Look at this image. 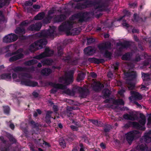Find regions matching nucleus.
Instances as JSON below:
<instances>
[{"label":"nucleus","instance_id":"1","mask_svg":"<svg viewBox=\"0 0 151 151\" xmlns=\"http://www.w3.org/2000/svg\"><path fill=\"white\" fill-rule=\"evenodd\" d=\"M29 77L27 75L20 74L17 76L16 74H12L13 78L15 81H21L22 84L27 86L34 87L37 86V83L30 81L28 79Z\"/></svg>","mask_w":151,"mask_h":151},{"label":"nucleus","instance_id":"2","mask_svg":"<svg viewBox=\"0 0 151 151\" xmlns=\"http://www.w3.org/2000/svg\"><path fill=\"white\" fill-rule=\"evenodd\" d=\"M150 133L149 132L145 134V135L142 137L141 140V143L139 145L137 146V148L139 150V151H151L147 149L145 143H148L150 142L151 141L150 137Z\"/></svg>","mask_w":151,"mask_h":151},{"label":"nucleus","instance_id":"3","mask_svg":"<svg viewBox=\"0 0 151 151\" xmlns=\"http://www.w3.org/2000/svg\"><path fill=\"white\" fill-rule=\"evenodd\" d=\"M125 79L127 81L126 83L128 84V87L129 90L133 89L134 87L135 84L133 83V79L135 78L137 74L133 72L131 73H124Z\"/></svg>","mask_w":151,"mask_h":151},{"label":"nucleus","instance_id":"4","mask_svg":"<svg viewBox=\"0 0 151 151\" xmlns=\"http://www.w3.org/2000/svg\"><path fill=\"white\" fill-rule=\"evenodd\" d=\"M47 40L45 39H41L39 41L36 42L32 44L29 47V49L32 52L34 51L42 48L43 45H46Z\"/></svg>","mask_w":151,"mask_h":151},{"label":"nucleus","instance_id":"5","mask_svg":"<svg viewBox=\"0 0 151 151\" xmlns=\"http://www.w3.org/2000/svg\"><path fill=\"white\" fill-rule=\"evenodd\" d=\"M52 85L54 87V88L51 90V93H54L56 92L58 89H60L61 92L63 93L68 94H70V90L65 86H63L62 84L56 83H53Z\"/></svg>","mask_w":151,"mask_h":151},{"label":"nucleus","instance_id":"6","mask_svg":"<svg viewBox=\"0 0 151 151\" xmlns=\"http://www.w3.org/2000/svg\"><path fill=\"white\" fill-rule=\"evenodd\" d=\"M73 72L71 71L66 74L64 77L60 78L59 79L60 83L68 84L72 83L73 81Z\"/></svg>","mask_w":151,"mask_h":151},{"label":"nucleus","instance_id":"7","mask_svg":"<svg viewBox=\"0 0 151 151\" xmlns=\"http://www.w3.org/2000/svg\"><path fill=\"white\" fill-rule=\"evenodd\" d=\"M109 43L106 42L105 43H102L99 45L98 46V48L100 50L101 53H104V57L110 58L111 56V53L107 50V49L109 47V46H107V45Z\"/></svg>","mask_w":151,"mask_h":151},{"label":"nucleus","instance_id":"8","mask_svg":"<svg viewBox=\"0 0 151 151\" xmlns=\"http://www.w3.org/2000/svg\"><path fill=\"white\" fill-rule=\"evenodd\" d=\"M23 49H20L16 52L8 54V56L13 55L9 59L10 61H13L22 58L23 57L22 54Z\"/></svg>","mask_w":151,"mask_h":151},{"label":"nucleus","instance_id":"9","mask_svg":"<svg viewBox=\"0 0 151 151\" xmlns=\"http://www.w3.org/2000/svg\"><path fill=\"white\" fill-rule=\"evenodd\" d=\"M33 20H30L29 21L25 20L22 22L21 24V26L20 27H18L15 30V32L18 34L22 35L25 33V31L23 27L27 25L28 24L31 23Z\"/></svg>","mask_w":151,"mask_h":151},{"label":"nucleus","instance_id":"10","mask_svg":"<svg viewBox=\"0 0 151 151\" xmlns=\"http://www.w3.org/2000/svg\"><path fill=\"white\" fill-rule=\"evenodd\" d=\"M17 36L15 34H11L5 36L3 38V42H11L17 39Z\"/></svg>","mask_w":151,"mask_h":151},{"label":"nucleus","instance_id":"11","mask_svg":"<svg viewBox=\"0 0 151 151\" xmlns=\"http://www.w3.org/2000/svg\"><path fill=\"white\" fill-rule=\"evenodd\" d=\"M53 53L52 50H50L48 48H46L45 49V52L36 56V58L37 59H40L44 57L49 56L52 55Z\"/></svg>","mask_w":151,"mask_h":151},{"label":"nucleus","instance_id":"12","mask_svg":"<svg viewBox=\"0 0 151 151\" xmlns=\"http://www.w3.org/2000/svg\"><path fill=\"white\" fill-rule=\"evenodd\" d=\"M137 132L136 131L130 132L126 134V138L128 142L130 145L136 136Z\"/></svg>","mask_w":151,"mask_h":151},{"label":"nucleus","instance_id":"13","mask_svg":"<svg viewBox=\"0 0 151 151\" xmlns=\"http://www.w3.org/2000/svg\"><path fill=\"white\" fill-rule=\"evenodd\" d=\"M131 96L129 99L131 101H132V99L140 100L142 99V96L136 91H132L131 92Z\"/></svg>","mask_w":151,"mask_h":151},{"label":"nucleus","instance_id":"14","mask_svg":"<svg viewBox=\"0 0 151 151\" xmlns=\"http://www.w3.org/2000/svg\"><path fill=\"white\" fill-rule=\"evenodd\" d=\"M55 29V27H50L48 30L43 31L42 33V35L45 37H48L51 36L53 34Z\"/></svg>","mask_w":151,"mask_h":151},{"label":"nucleus","instance_id":"15","mask_svg":"<svg viewBox=\"0 0 151 151\" xmlns=\"http://www.w3.org/2000/svg\"><path fill=\"white\" fill-rule=\"evenodd\" d=\"M96 52V49L94 47H88L84 50V53L88 55H91L95 53Z\"/></svg>","mask_w":151,"mask_h":151},{"label":"nucleus","instance_id":"16","mask_svg":"<svg viewBox=\"0 0 151 151\" xmlns=\"http://www.w3.org/2000/svg\"><path fill=\"white\" fill-rule=\"evenodd\" d=\"M42 27V24L40 22L36 23L35 24L30 26L28 28V29L31 31H38Z\"/></svg>","mask_w":151,"mask_h":151},{"label":"nucleus","instance_id":"17","mask_svg":"<svg viewBox=\"0 0 151 151\" xmlns=\"http://www.w3.org/2000/svg\"><path fill=\"white\" fill-rule=\"evenodd\" d=\"M85 13H80L78 14H75L73 15L70 18V19L74 20L77 18L79 19V20H82L84 17Z\"/></svg>","mask_w":151,"mask_h":151},{"label":"nucleus","instance_id":"18","mask_svg":"<svg viewBox=\"0 0 151 151\" xmlns=\"http://www.w3.org/2000/svg\"><path fill=\"white\" fill-rule=\"evenodd\" d=\"M123 117L124 118L127 119L134 120L135 119V115L132 113L130 114H126L124 115Z\"/></svg>","mask_w":151,"mask_h":151},{"label":"nucleus","instance_id":"19","mask_svg":"<svg viewBox=\"0 0 151 151\" xmlns=\"http://www.w3.org/2000/svg\"><path fill=\"white\" fill-rule=\"evenodd\" d=\"M88 61L91 63H99L103 62L104 60L103 59H98L95 58H89Z\"/></svg>","mask_w":151,"mask_h":151},{"label":"nucleus","instance_id":"20","mask_svg":"<svg viewBox=\"0 0 151 151\" xmlns=\"http://www.w3.org/2000/svg\"><path fill=\"white\" fill-rule=\"evenodd\" d=\"M52 72V70L50 69L45 68L42 70L41 74L47 76L49 75Z\"/></svg>","mask_w":151,"mask_h":151},{"label":"nucleus","instance_id":"21","mask_svg":"<svg viewBox=\"0 0 151 151\" xmlns=\"http://www.w3.org/2000/svg\"><path fill=\"white\" fill-rule=\"evenodd\" d=\"M1 79H6L7 81L10 80L11 78V74L9 73L3 74L1 75Z\"/></svg>","mask_w":151,"mask_h":151},{"label":"nucleus","instance_id":"22","mask_svg":"<svg viewBox=\"0 0 151 151\" xmlns=\"http://www.w3.org/2000/svg\"><path fill=\"white\" fill-rule=\"evenodd\" d=\"M9 0H0V8L9 4Z\"/></svg>","mask_w":151,"mask_h":151},{"label":"nucleus","instance_id":"23","mask_svg":"<svg viewBox=\"0 0 151 151\" xmlns=\"http://www.w3.org/2000/svg\"><path fill=\"white\" fill-rule=\"evenodd\" d=\"M113 104L116 105H123L124 102L122 99L116 100L113 101Z\"/></svg>","mask_w":151,"mask_h":151},{"label":"nucleus","instance_id":"24","mask_svg":"<svg viewBox=\"0 0 151 151\" xmlns=\"http://www.w3.org/2000/svg\"><path fill=\"white\" fill-rule=\"evenodd\" d=\"M45 16L44 13L39 14H37L34 18V19L35 20H41L43 19Z\"/></svg>","mask_w":151,"mask_h":151},{"label":"nucleus","instance_id":"25","mask_svg":"<svg viewBox=\"0 0 151 151\" xmlns=\"http://www.w3.org/2000/svg\"><path fill=\"white\" fill-rule=\"evenodd\" d=\"M42 63L44 65H50L52 64V61L51 60L45 59L41 61Z\"/></svg>","mask_w":151,"mask_h":151},{"label":"nucleus","instance_id":"26","mask_svg":"<svg viewBox=\"0 0 151 151\" xmlns=\"http://www.w3.org/2000/svg\"><path fill=\"white\" fill-rule=\"evenodd\" d=\"M85 74L82 72L78 74L77 78V81H79L83 79L85 77Z\"/></svg>","mask_w":151,"mask_h":151},{"label":"nucleus","instance_id":"27","mask_svg":"<svg viewBox=\"0 0 151 151\" xmlns=\"http://www.w3.org/2000/svg\"><path fill=\"white\" fill-rule=\"evenodd\" d=\"M142 77L144 81H147L150 78V75L148 74L142 73Z\"/></svg>","mask_w":151,"mask_h":151},{"label":"nucleus","instance_id":"28","mask_svg":"<svg viewBox=\"0 0 151 151\" xmlns=\"http://www.w3.org/2000/svg\"><path fill=\"white\" fill-rule=\"evenodd\" d=\"M60 145L63 148H65L66 147V144L64 140L63 139H60L59 140Z\"/></svg>","mask_w":151,"mask_h":151},{"label":"nucleus","instance_id":"29","mask_svg":"<svg viewBox=\"0 0 151 151\" xmlns=\"http://www.w3.org/2000/svg\"><path fill=\"white\" fill-rule=\"evenodd\" d=\"M130 55L129 53H126L122 57V59L124 60H128L130 58Z\"/></svg>","mask_w":151,"mask_h":151},{"label":"nucleus","instance_id":"30","mask_svg":"<svg viewBox=\"0 0 151 151\" xmlns=\"http://www.w3.org/2000/svg\"><path fill=\"white\" fill-rule=\"evenodd\" d=\"M103 93L105 96H108L110 93V91L108 89H105L103 91Z\"/></svg>","mask_w":151,"mask_h":151},{"label":"nucleus","instance_id":"31","mask_svg":"<svg viewBox=\"0 0 151 151\" xmlns=\"http://www.w3.org/2000/svg\"><path fill=\"white\" fill-rule=\"evenodd\" d=\"M121 47L122 48H125L128 47L129 45V42L126 41L124 43L121 44Z\"/></svg>","mask_w":151,"mask_h":151},{"label":"nucleus","instance_id":"32","mask_svg":"<svg viewBox=\"0 0 151 151\" xmlns=\"http://www.w3.org/2000/svg\"><path fill=\"white\" fill-rule=\"evenodd\" d=\"M37 61L35 60V59L32 60H30L27 62L26 64L27 65H29L31 64H34L35 63H37Z\"/></svg>","mask_w":151,"mask_h":151},{"label":"nucleus","instance_id":"33","mask_svg":"<svg viewBox=\"0 0 151 151\" xmlns=\"http://www.w3.org/2000/svg\"><path fill=\"white\" fill-rule=\"evenodd\" d=\"M4 111L6 114H8L9 111L10 109L9 107L8 106H5L4 107Z\"/></svg>","mask_w":151,"mask_h":151},{"label":"nucleus","instance_id":"34","mask_svg":"<svg viewBox=\"0 0 151 151\" xmlns=\"http://www.w3.org/2000/svg\"><path fill=\"white\" fill-rule=\"evenodd\" d=\"M91 121L93 124L97 126H99L100 123H101V122H99L97 120H92Z\"/></svg>","mask_w":151,"mask_h":151},{"label":"nucleus","instance_id":"35","mask_svg":"<svg viewBox=\"0 0 151 151\" xmlns=\"http://www.w3.org/2000/svg\"><path fill=\"white\" fill-rule=\"evenodd\" d=\"M140 123L142 125H144L145 123V118H143L139 121Z\"/></svg>","mask_w":151,"mask_h":151},{"label":"nucleus","instance_id":"36","mask_svg":"<svg viewBox=\"0 0 151 151\" xmlns=\"http://www.w3.org/2000/svg\"><path fill=\"white\" fill-rule=\"evenodd\" d=\"M52 113V111H48L46 115V118H50L51 117L50 114Z\"/></svg>","mask_w":151,"mask_h":151},{"label":"nucleus","instance_id":"37","mask_svg":"<svg viewBox=\"0 0 151 151\" xmlns=\"http://www.w3.org/2000/svg\"><path fill=\"white\" fill-rule=\"evenodd\" d=\"M32 4V2L31 1H27L25 3V5L26 6H31Z\"/></svg>","mask_w":151,"mask_h":151},{"label":"nucleus","instance_id":"38","mask_svg":"<svg viewBox=\"0 0 151 151\" xmlns=\"http://www.w3.org/2000/svg\"><path fill=\"white\" fill-rule=\"evenodd\" d=\"M80 147H81L80 151H87V149L84 147L83 145L81 144L80 145Z\"/></svg>","mask_w":151,"mask_h":151},{"label":"nucleus","instance_id":"39","mask_svg":"<svg viewBox=\"0 0 151 151\" xmlns=\"http://www.w3.org/2000/svg\"><path fill=\"white\" fill-rule=\"evenodd\" d=\"M22 70V68L20 67H17L14 68V70L15 71H21Z\"/></svg>","mask_w":151,"mask_h":151},{"label":"nucleus","instance_id":"40","mask_svg":"<svg viewBox=\"0 0 151 151\" xmlns=\"http://www.w3.org/2000/svg\"><path fill=\"white\" fill-rule=\"evenodd\" d=\"M96 86H97L98 87V89L100 88H101V87H102L104 86L103 85L101 84L99 82L96 83Z\"/></svg>","mask_w":151,"mask_h":151},{"label":"nucleus","instance_id":"41","mask_svg":"<svg viewBox=\"0 0 151 151\" xmlns=\"http://www.w3.org/2000/svg\"><path fill=\"white\" fill-rule=\"evenodd\" d=\"M133 124L135 127L138 129H141L139 127V124L137 123L134 122L133 123ZM141 129H142V128Z\"/></svg>","mask_w":151,"mask_h":151},{"label":"nucleus","instance_id":"42","mask_svg":"<svg viewBox=\"0 0 151 151\" xmlns=\"http://www.w3.org/2000/svg\"><path fill=\"white\" fill-rule=\"evenodd\" d=\"M119 63H116L114 64H113V66L114 69L115 70H116L118 69V67L119 65Z\"/></svg>","mask_w":151,"mask_h":151},{"label":"nucleus","instance_id":"43","mask_svg":"<svg viewBox=\"0 0 151 151\" xmlns=\"http://www.w3.org/2000/svg\"><path fill=\"white\" fill-rule=\"evenodd\" d=\"M94 41V40L92 38H89L87 40V43L89 44H90Z\"/></svg>","mask_w":151,"mask_h":151},{"label":"nucleus","instance_id":"44","mask_svg":"<svg viewBox=\"0 0 151 151\" xmlns=\"http://www.w3.org/2000/svg\"><path fill=\"white\" fill-rule=\"evenodd\" d=\"M79 6L78 7V8L81 9L85 8L87 7V6H86L85 5L81 4H79Z\"/></svg>","mask_w":151,"mask_h":151},{"label":"nucleus","instance_id":"45","mask_svg":"<svg viewBox=\"0 0 151 151\" xmlns=\"http://www.w3.org/2000/svg\"><path fill=\"white\" fill-rule=\"evenodd\" d=\"M122 25L123 27L125 28H127L129 26V24L127 23L125 21H124L122 23Z\"/></svg>","mask_w":151,"mask_h":151},{"label":"nucleus","instance_id":"46","mask_svg":"<svg viewBox=\"0 0 151 151\" xmlns=\"http://www.w3.org/2000/svg\"><path fill=\"white\" fill-rule=\"evenodd\" d=\"M147 124L148 125H150L151 124V114L149 116Z\"/></svg>","mask_w":151,"mask_h":151},{"label":"nucleus","instance_id":"47","mask_svg":"<svg viewBox=\"0 0 151 151\" xmlns=\"http://www.w3.org/2000/svg\"><path fill=\"white\" fill-rule=\"evenodd\" d=\"M33 7L35 9H38L40 8V6L39 5H34Z\"/></svg>","mask_w":151,"mask_h":151},{"label":"nucleus","instance_id":"48","mask_svg":"<svg viewBox=\"0 0 151 151\" xmlns=\"http://www.w3.org/2000/svg\"><path fill=\"white\" fill-rule=\"evenodd\" d=\"M125 91L124 90L122 89L119 91L118 92V93L121 95L122 96L123 95V93Z\"/></svg>","mask_w":151,"mask_h":151},{"label":"nucleus","instance_id":"49","mask_svg":"<svg viewBox=\"0 0 151 151\" xmlns=\"http://www.w3.org/2000/svg\"><path fill=\"white\" fill-rule=\"evenodd\" d=\"M91 76L93 78L96 77L97 76L96 74L94 73H91Z\"/></svg>","mask_w":151,"mask_h":151},{"label":"nucleus","instance_id":"50","mask_svg":"<svg viewBox=\"0 0 151 151\" xmlns=\"http://www.w3.org/2000/svg\"><path fill=\"white\" fill-rule=\"evenodd\" d=\"M60 19L58 21L60 22L64 19L65 18V16L62 15L60 16Z\"/></svg>","mask_w":151,"mask_h":151},{"label":"nucleus","instance_id":"51","mask_svg":"<svg viewBox=\"0 0 151 151\" xmlns=\"http://www.w3.org/2000/svg\"><path fill=\"white\" fill-rule=\"evenodd\" d=\"M53 108L54 111H56L58 110V106L56 105H54L53 106Z\"/></svg>","mask_w":151,"mask_h":151},{"label":"nucleus","instance_id":"52","mask_svg":"<svg viewBox=\"0 0 151 151\" xmlns=\"http://www.w3.org/2000/svg\"><path fill=\"white\" fill-rule=\"evenodd\" d=\"M4 18V17L3 14H2V12H0V20H2Z\"/></svg>","mask_w":151,"mask_h":151},{"label":"nucleus","instance_id":"53","mask_svg":"<svg viewBox=\"0 0 151 151\" xmlns=\"http://www.w3.org/2000/svg\"><path fill=\"white\" fill-rule=\"evenodd\" d=\"M107 75L108 77L111 78L113 76V74L111 72H109L108 73Z\"/></svg>","mask_w":151,"mask_h":151},{"label":"nucleus","instance_id":"54","mask_svg":"<svg viewBox=\"0 0 151 151\" xmlns=\"http://www.w3.org/2000/svg\"><path fill=\"white\" fill-rule=\"evenodd\" d=\"M70 127L73 130H77V128L76 126L72 125Z\"/></svg>","mask_w":151,"mask_h":151},{"label":"nucleus","instance_id":"55","mask_svg":"<svg viewBox=\"0 0 151 151\" xmlns=\"http://www.w3.org/2000/svg\"><path fill=\"white\" fill-rule=\"evenodd\" d=\"M141 89L142 90H146L148 89V88L146 87V86L144 85H142Z\"/></svg>","mask_w":151,"mask_h":151},{"label":"nucleus","instance_id":"56","mask_svg":"<svg viewBox=\"0 0 151 151\" xmlns=\"http://www.w3.org/2000/svg\"><path fill=\"white\" fill-rule=\"evenodd\" d=\"M100 145L101 147L102 148L104 149L105 148V145L103 143H101Z\"/></svg>","mask_w":151,"mask_h":151},{"label":"nucleus","instance_id":"57","mask_svg":"<svg viewBox=\"0 0 151 151\" xmlns=\"http://www.w3.org/2000/svg\"><path fill=\"white\" fill-rule=\"evenodd\" d=\"M43 145L44 144L45 146H46L47 147L49 146V144L45 141H43Z\"/></svg>","mask_w":151,"mask_h":151},{"label":"nucleus","instance_id":"58","mask_svg":"<svg viewBox=\"0 0 151 151\" xmlns=\"http://www.w3.org/2000/svg\"><path fill=\"white\" fill-rule=\"evenodd\" d=\"M14 47V46L12 45H10V46H8L7 47V48H8L9 49V50L10 51L11 50L12 48Z\"/></svg>","mask_w":151,"mask_h":151},{"label":"nucleus","instance_id":"59","mask_svg":"<svg viewBox=\"0 0 151 151\" xmlns=\"http://www.w3.org/2000/svg\"><path fill=\"white\" fill-rule=\"evenodd\" d=\"M53 13V11H50L48 12V16H50L51 14H52Z\"/></svg>","mask_w":151,"mask_h":151},{"label":"nucleus","instance_id":"60","mask_svg":"<svg viewBox=\"0 0 151 151\" xmlns=\"http://www.w3.org/2000/svg\"><path fill=\"white\" fill-rule=\"evenodd\" d=\"M10 127L12 129H14V125L13 124H11L10 125Z\"/></svg>","mask_w":151,"mask_h":151},{"label":"nucleus","instance_id":"61","mask_svg":"<svg viewBox=\"0 0 151 151\" xmlns=\"http://www.w3.org/2000/svg\"><path fill=\"white\" fill-rule=\"evenodd\" d=\"M135 104L137 105V106H138V107H139V108H141V105L139 104L137 102H135Z\"/></svg>","mask_w":151,"mask_h":151},{"label":"nucleus","instance_id":"62","mask_svg":"<svg viewBox=\"0 0 151 151\" xmlns=\"http://www.w3.org/2000/svg\"><path fill=\"white\" fill-rule=\"evenodd\" d=\"M37 112L38 113V114H41V111L40 109H37Z\"/></svg>","mask_w":151,"mask_h":151},{"label":"nucleus","instance_id":"63","mask_svg":"<svg viewBox=\"0 0 151 151\" xmlns=\"http://www.w3.org/2000/svg\"><path fill=\"white\" fill-rule=\"evenodd\" d=\"M138 32V31L137 30H136L135 29H133L132 30V32L133 33L137 32Z\"/></svg>","mask_w":151,"mask_h":151},{"label":"nucleus","instance_id":"64","mask_svg":"<svg viewBox=\"0 0 151 151\" xmlns=\"http://www.w3.org/2000/svg\"><path fill=\"white\" fill-rule=\"evenodd\" d=\"M33 94L35 96H37L38 95L37 93L35 92L33 93Z\"/></svg>","mask_w":151,"mask_h":151}]
</instances>
